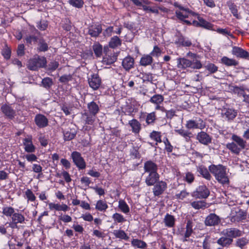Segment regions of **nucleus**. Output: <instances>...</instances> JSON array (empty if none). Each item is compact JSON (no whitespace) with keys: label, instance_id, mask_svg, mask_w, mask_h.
I'll return each instance as SVG.
<instances>
[{"label":"nucleus","instance_id":"obj_1","mask_svg":"<svg viewBox=\"0 0 249 249\" xmlns=\"http://www.w3.org/2000/svg\"><path fill=\"white\" fill-rule=\"evenodd\" d=\"M210 172L214 175L216 179L220 183L225 184L229 182L226 173V168L222 165H211L209 167Z\"/></svg>","mask_w":249,"mask_h":249},{"label":"nucleus","instance_id":"obj_2","mask_svg":"<svg viewBox=\"0 0 249 249\" xmlns=\"http://www.w3.org/2000/svg\"><path fill=\"white\" fill-rule=\"evenodd\" d=\"M232 142L228 143L227 144V147L232 153L238 154L240 151L246 148V142L240 137L233 134L231 136Z\"/></svg>","mask_w":249,"mask_h":249},{"label":"nucleus","instance_id":"obj_3","mask_svg":"<svg viewBox=\"0 0 249 249\" xmlns=\"http://www.w3.org/2000/svg\"><path fill=\"white\" fill-rule=\"evenodd\" d=\"M46 64V58L44 57L37 56L29 60L27 67L30 70L36 71L40 68L44 67Z\"/></svg>","mask_w":249,"mask_h":249},{"label":"nucleus","instance_id":"obj_4","mask_svg":"<svg viewBox=\"0 0 249 249\" xmlns=\"http://www.w3.org/2000/svg\"><path fill=\"white\" fill-rule=\"evenodd\" d=\"M71 158L73 162L79 169H84L86 168V162L79 152H73L71 153Z\"/></svg>","mask_w":249,"mask_h":249},{"label":"nucleus","instance_id":"obj_5","mask_svg":"<svg viewBox=\"0 0 249 249\" xmlns=\"http://www.w3.org/2000/svg\"><path fill=\"white\" fill-rule=\"evenodd\" d=\"M210 195V191L205 185L199 186L193 193L194 197L198 198H206Z\"/></svg>","mask_w":249,"mask_h":249},{"label":"nucleus","instance_id":"obj_6","mask_svg":"<svg viewBox=\"0 0 249 249\" xmlns=\"http://www.w3.org/2000/svg\"><path fill=\"white\" fill-rule=\"evenodd\" d=\"M0 110L4 116L9 119H13L16 116V111L10 105L4 104L2 105Z\"/></svg>","mask_w":249,"mask_h":249},{"label":"nucleus","instance_id":"obj_7","mask_svg":"<svg viewBox=\"0 0 249 249\" xmlns=\"http://www.w3.org/2000/svg\"><path fill=\"white\" fill-rule=\"evenodd\" d=\"M221 233L222 235L228 236L229 238H231L232 239L234 238H236L242 235V231L234 228L225 229L221 231Z\"/></svg>","mask_w":249,"mask_h":249},{"label":"nucleus","instance_id":"obj_8","mask_svg":"<svg viewBox=\"0 0 249 249\" xmlns=\"http://www.w3.org/2000/svg\"><path fill=\"white\" fill-rule=\"evenodd\" d=\"M206 126L205 123L201 119L197 121L193 120H189L187 122L186 127L188 129H202Z\"/></svg>","mask_w":249,"mask_h":249},{"label":"nucleus","instance_id":"obj_9","mask_svg":"<svg viewBox=\"0 0 249 249\" xmlns=\"http://www.w3.org/2000/svg\"><path fill=\"white\" fill-rule=\"evenodd\" d=\"M231 53L236 57L245 59L249 58V53L239 47L233 46Z\"/></svg>","mask_w":249,"mask_h":249},{"label":"nucleus","instance_id":"obj_10","mask_svg":"<svg viewBox=\"0 0 249 249\" xmlns=\"http://www.w3.org/2000/svg\"><path fill=\"white\" fill-rule=\"evenodd\" d=\"M88 83L91 88L97 90L101 84V79L98 74H93L88 78Z\"/></svg>","mask_w":249,"mask_h":249},{"label":"nucleus","instance_id":"obj_11","mask_svg":"<svg viewBox=\"0 0 249 249\" xmlns=\"http://www.w3.org/2000/svg\"><path fill=\"white\" fill-rule=\"evenodd\" d=\"M232 215L231 216V221L232 222H238L246 218L247 213L244 211L238 209L237 211H235V213H232Z\"/></svg>","mask_w":249,"mask_h":249},{"label":"nucleus","instance_id":"obj_12","mask_svg":"<svg viewBox=\"0 0 249 249\" xmlns=\"http://www.w3.org/2000/svg\"><path fill=\"white\" fill-rule=\"evenodd\" d=\"M220 222L219 216L215 213H211L208 215L205 220V224L208 226H214Z\"/></svg>","mask_w":249,"mask_h":249},{"label":"nucleus","instance_id":"obj_13","mask_svg":"<svg viewBox=\"0 0 249 249\" xmlns=\"http://www.w3.org/2000/svg\"><path fill=\"white\" fill-rule=\"evenodd\" d=\"M196 139L199 142L204 145H208L212 142L211 137L204 131H201L197 134Z\"/></svg>","mask_w":249,"mask_h":249},{"label":"nucleus","instance_id":"obj_14","mask_svg":"<svg viewBox=\"0 0 249 249\" xmlns=\"http://www.w3.org/2000/svg\"><path fill=\"white\" fill-rule=\"evenodd\" d=\"M166 186L167 184L164 181H160L157 182L153 189L154 195L158 196L161 195L165 190Z\"/></svg>","mask_w":249,"mask_h":249},{"label":"nucleus","instance_id":"obj_15","mask_svg":"<svg viewBox=\"0 0 249 249\" xmlns=\"http://www.w3.org/2000/svg\"><path fill=\"white\" fill-rule=\"evenodd\" d=\"M23 144L24 146V150L28 153H33L35 151L36 148L33 145L31 137H28L23 140Z\"/></svg>","mask_w":249,"mask_h":249},{"label":"nucleus","instance_id":"obj_16","mask_svg":"<svg viewBox=\"0 0 249 249\" xmlns=\"http://www.w3.org/2000/svg\"><path fill=\"white\" fill-rule=\"evenodd\" d=\"M36 124L39 127H45L47 126L48 120L43 115L37 114L35 118Z\"/></svg>","mask_w":249,"mask_h":249},{"label":"nucleus","instance_id":"obj_17","mask_svg":"<svg viewBox=\"0 0 249 249\" xmlns=\"http://www.w3.org/2000/svg\"><path fill=\"white\" fill-rule=\"evenodd\" d=\"M100 25H92L88 28V34L92 37H97L102 32Z\"/></svg>","mask_w":249,"mask_h":249},{"label":"nucleus","instance_id":"obj_18","mask_svg":"<svg viewBox=\"0 0 249 249\" xmlns=\"http://www.w3.org/2000/svg\"><path fill=\"white\" fill-rule=\"evenodd\" d=\"M159 179V175L157 172L148 173L145 178V183L148 186L153 185Z\"/></svg>","mask_w":249,"mask_h":249},{"label":"nucleus","instance_id":"obj_19","mask_svg":"<svg viewBox=\"0 0 249 249\" xmlns=\"http://www.w3.org/2000/svg\"><path fill=\"white\" fill-rule=\"evenodd\" d=\"M233 239L226 236H223L217 241V243L223 248H228L232 243Z\"/></svg>","mask_w":249,"mask_h":249},{"label":"nucleus","instance_id":"obj_20","mask_svg":"<svg viewBox=\"0 0 249 249\" xmlns=\"http://www.w3.org/2000/svg\"><path fill=\"white\" fill-rule=\"evenodd\" d=\"M77 133L74 128H68L63 131L64 139L65 141H70L73 139Z\"/></svg>","mask_w":249,"mask_h":249},{"label":"nucleus","instance_id":"obj_21","mask_svg":"<svg viewBox=\"0 0 249 249\" xmlns=\"http://www.w3.org/2000/svg\"><path fill=\"white\" fill-rule=\"evenodd\" d=\"M144 169L146 173H156L157 172L158 167L156 163L149 160L144 163Z\"/></svg>","mask_w":249,"mask_h":249},{"label":"nucleus","instance_id":"obj_22","mask_svg":"<svg viewBox=\"0 0 249 249\" xmlns=\"http://www.w3.org/2000/svg\"><path fill=\"white\" fill-rule=\"evenodd\" d=\"M82 119L85 122V124L92 125L95 121L96 115L86 111L82 114Z\"/></svg>","mask_w":249,"mask_h":249},{"label":"nucleus","instance_id":"obj_23","mask_svg":"<svg viewBox=\"0 0 249 249\" xmlns=\"http://www.w3.org/2000/svg\"><path fill=\"white\" fill-rule=\"evenodd\" d=\"M134 65V60L130 56L124 58L122 61V66L126 71H129L133 68Z\"/></svg>","mask_w":249,"mask_h":249},{"label":"nucleus","instance_id":"obj_24","mask_svg":"<svg viewBox=\"0 0 249 249\" xmlns=\"http://www.w3.org/2000/svg\"><path fill=\"white\" fill-rule=\"evenodd\" d=\"M175 43L178 45L189 47L192 45L190 40L182 36H178L175 40Z\"/></svg>","mask_w":249,"mask_h":249},{"label":"nucleus","instance_id":"obj_25","mask_svg":"<svg viewBox=\"0 0 249 249\" xmlns=\"http://www.w3.org/2000/svg\"><path fill=\"white\" fill-rule=\"evenodd\" d=\"M221 63L227 66H236L239 62L235 59L230 58L227 56H223L221 59Z\"/></svg>","mask_w":249,"mask_h":249},{"label":"nucleus","instance_id":"obj_26","mask_svg":"<svg viewBox=\"0 0 249 249\" xmlns=\"http://www.w3.org/2000/svg\"><path fill=\"white\" fill-rule=\"evenodd\" d=\"M128 124L132 128V131L135 134H138L141 129V124L136 119L129 121Z\"/></svg>","mask_w":249,"mask_h":249},{"label":"nucleus","instance_id":"obj_27","mask_svg":"<svg viewBox=\"0 0 249 249\" xmlns=\"http://www.w3.org/2000/svg\"><path fill=\"white\" fill-rule=\"evenodd\" d=\"M153 59L150 54H143L141 57L140 64L142 66H147L151 65Z\"/></svg>","mask_w":249,"mask_h":249},{"label":"nucleus","instance_id":"obj_28","mask_svg":"<svg viewBox=\"0 0 249 249\" xmlns=\"http://www.w3.org/2000/svg\"><path fill=\"white\" fill-rule=\"evenodd\" d=\"M192 61L184 58H178V68L185 69L190 67Z\"/></svg>","mask_w":249,"mask_h":249},{"label":"nucleus","instance_id":"obj_29","mask_svg":"<svg viewBox=\"0 0 249 249\" xmlns=\"http://www.w3.org/2000/svg\"><path fill=\"white\" fill-rule=\"evenodd\" d=\"M33 33L34 35L27 36H26V37H25V40L27 44H32L33 42L35 43L37 42L38 38L37 36H36V35L39 34V33L36 29H34V32H33Z\"/></svg>","mask_w":249,"mask_h":249},{"label":"nucleus","instance_id":"obj_30","mask_svg":"<svg viewBox=\"0 0 249 249\" xmlns=\"http://www.w3.org/2000/svg\"><path fill=\"white\" fill-rule=\"evenodd\" d=\"M164 222L166 227L172 228L175 225V219L173 215L167 213L164 217Z\"/></svg>","mask_w":249,"mask_h":249},{"label":"nucleus","instance_id":"obj_31","mask_svg":"<svg viewBox=\"0 0 249 249\" xmlns=\"http://www.w3.org/2000/svg\"><path fill=\"white\" fill-rule=\"evenodd\" d=\"M197 171L205 178L208 180L211 179V176L207 168L204 166L201 165L197 167Z\"/></svg>","mask_w":249,"mask_h":249},{"label":"nucleus","instance_id":"obj_32","mask_svg":"<svg viewBox=\"0 0 249 249\" xmlns=\"http://www.w3.org/2000/svg\"><path fill=\"white\" fill-rule=\"evenodd\" d=\"M191 205L195 209H205L208 207V204L203 200L195 201L191 203Z\"/></svg>","mask_w":249,"mask_h":249},{"label":"nucleus","instance_id":"obj_33","mask_svg":"<svg viewBox=\"0 0 249 249\" xmlns=\"http://www.w3.org/2000/svg\"><path fill=\"white\" fill-rule=\"evenodd\" d=\"M88 112L96 115L99 112V108L98 106L94 102H91L88 105Z\"/></svg>","mask_w":249,"mask_h":249},{"label":"nucleus","instance_id":"obj_34","mask_svg":"<svg viewBox=\"0 0 249 249\" xmlns=\"http://www.w3.org/2000/svg\"><path fill=\"white\" fill-rule=\"evenodd\" d=\"M176 14L178 18L183 20L184 19L188 18L190 14L194 15V13L189 9H187L182 11H177Z\"/></svg>","mask_w":249,"mask_h":249},{"label":"nucleus","instance_id":"obj_35","mask_svg":"<svg viewBox=\"0 0 249 249\" xmlns=\"http://www.w3.org/2000/svg\"><path fill=\"white\" fill-rule=\"evenodd\" d=\"M12 222L15 223H23L25 221L24 216L19 213H14L12 217Z\"/></svg>","mask_w":249,"mask_h":249},{"label":"nucleus","instance_id":"obj_36","mask_svg":"<svg viewBox=\"0 0 249 249\" xmlns=\"http://www.w3.org/2000/svg\"><path fill=\"white\" fill-rule=\"evenodd\" d=\"M192 227L193 226L192 222L190 221H188L186 226V231L184 236V241H188L187 238L191 236L192 233L193 232Z\"/></svg>","mask_w":249,"mask_h":249},{"label":"nucleus","instance_id":"obj_37","mask_svg":"<svg viewBox=\"0 0 249 249\" xmlns=\"http://www.w3.org/2000/svg\"><path fill=\"white\" fill-rule=\"evenodd\" d=\"M131 244L134 247L142 249L145 248L147 246V244L145 242L137 239H133L131 241Z\"/></svg>","mask_w":249,"mask_h":249},{"label":"nucleus","instance_id":"obj_38","mask_svg":"<svg viewBox=\"0 0 249 249\" xmlns=\"http://www.w3.org/2000/svg\"><path fill=\"white\" fill-rule=\"evenodd\" d=\"M113 234L116 238L121 239L127 240L129 238L125 232L123 230H114L113 232Z\"/></svg>","mask_w":249,"mask_h":249},{"label":"nucleus","instance_id":"obj_39","mask_svg":"<svg viewBox=\"0 0 249 249\" xmlns=\"http://www.w3.org/2000/svg\"><path fill=\"white\" fill-rule=\"evenodd\" d=\"M161 137V133L159 131H153L150 134V137L151 139L156 142V145L158 144V142H161L162 141Z\"/></svg>","mask_w":249,"mask_h":249},{"label":"nucleus","instance_id":"obj_40","mask_svg":"<svg viewBox=\"0 0 249 249\" xmlns=\"http://www.w3.org/2000/svg\"><path fill=\"white\" fill-rule=\"evenodd\" d=\"M121 44V40L117 36L112 37L109 41V46L112 48H115Z\"/></svg>","mask_w":249,"mask_h":249},{"label":"nucleus","instance_id":"obj_41","mask_svg":"<svg viewBox=\"0 0 249 249\" xmlns=\"http://www.w3.org/2000/svg\"><path fill=\"white\" fill-rule=\"evenodd\" d=\"M118 207L123 213L125 214L128 213L130 211L128 205L123 200H119Z\"/></svg>","mask_w":249,"mask_h":249},{"label":"nucleus","instance_id":"obj_42","mask_svg":"<svg viewBox=\"0 0 249 249\" xmlns=\"http://www.w3.org/2000/svg\"><path fill=\"white\" fill-rule=\"evenodd\" d=\"M223 113L229 120H232L237 115L236 111H235V110L231 108L226 109L225 111Z\"/></svg>","mask_w":249,"mask_h":249},{"label":"nucleus","instance_id":"obj_43","mask_svg":"<svg viewBox=\"0 0 249 249\" xmlns=\"http://www.w3.org/2000/svg\"><path fill=\"white\" fill-rule=\"evenodd\" d=\"M108 208V206L106 201L99 200L96 204L95 208L100 211H105Z\"/></svg>","mask_w":249,"mask_h":249},{"label":"nucleus","instance_id":"obj_44","mask_svg":"<svg viewBox=\"0 0 249 249\" xmlns=\"http://www.w3.org/2000/svg\"><path fill=\"white\" fill-rule=\"evenodd\" d=\"M164 100L163 97L160 94H156L153 96L150 99V102L156 105H159Z\"/></svg>","mask_w":249,"mask_h":249},{"label":"nucleus","instance_id":"obj_45","mask_svg":"<svg viewBox=\"0 0 249 249\" xmlns=\"http://www.w3.org/2000/svg\"><path fill=\"white\" fill-rule=\"evenodd\" d=\"M249 243V240L246 237L237 239L235 242V245L241 249L246 246Z\"/></svg>","mask_w":249,"mask_h":249},{"label":"nucleus","instance_id":"obj_46","mask_svg":"<svg viewBox=\"0 0 249 249\" xmlns=\"http://www.w3.org/2000/svg\"><path fill=\"white\" fill-rule=\"evenodd\" d=\"M175 132L181 136L183 137L187 141L189 140L190 138L191 137V135H192L191 132L185 130L183 129L175 130Z\"/></svg>","mask_w":249,"mask_h":249},{"label":"nucleus","instance_id":"obj_47","mask_svg":"<svg viewBox=\"0 0 249 249\" xmlns=\"http://www.w3.org/2000/svg\"><path fill=\"white\" fill-rule=\"evenodd\" d=\"M37 49L38 51L41 52H45L48 50V44L43 39L40 38L39 39L38 47Z\"/></svg>","mask_w":249,"mask_h":249},{"label":"nucleus","instance_id":"obj_48","mask_svg":"<svg viewBox=\"0 0 249 249\" xmlns=\"http://www.w3.org/2000/svg\"><path fill=\"white\" fill-rule=\"evenodd\" d=\"M94 53L97 57H100L102 54V46L99 43H97L92 46Z\"/></svg>","mask_w":249,"mask_h":249},{"label":"nucleus","instance_id":"obj_49","mask_svg":"<svg viewBox=\"0 0 249 249\" xmlns=\"http://www.w3.org/2000/svg\"><path fill=\"white\" fill-rule=\"evenodd\" d=\"M42 84L43 87L49 89L53 84L52 79L50 77H46L42 79Z\"/></svg>","mask_w":249,"mask_h":249},{"label":"nucleus","instance_id":"obj_50","mask_svg":"<svg viewBox=\"0 0 249 249\" xmlns=\"http://www.w3.org/2000/svg\"><path fill=\"white\" fill-rule=\"evenodd\" d=\"M192 61L191 66H190V68L194 69H199L202 67V64L199 60L197 57L193 59Z\"/></svg>","mask_w":249,"mask_h":249},{"label":"nucleus","instance_id":"obj_51","mask_svg":"<svg viewBox=\"0 0 249 249\" xmlns=\"http://www.w3.org/2000/svg\"><path fill=\"white\" fill-rule=\"evenodd\" d=\"M14 212V209L11 207H6L2 209V213L7 216H13Z\"/></svg>","mask_w":249,"mask_h":249},{"label":"nucleus","instance_id":"obj_52","mask_svg":"<svg viewBox=\"0 0 249 249\" xmlns=\"http://www.w3.org/2000/svg\"><path fill=\"white\" fill-rule=\"evenodd\" d=\"M69 2L71 5L78 8L82 7L84 4L83 0H69Z\"/></svg>","mask_w":249,"mask_h":249},{"label":"nucleus","instance_id":"obj_53","mask_svg":"<svg viewBox=\"0 0 249 249\" xmlns=\"http://www.w3.org/2000/svg\"><path fill=\"white\" fill-rule=\"evenodd\" d=\"M114 221L118 223H123L126 221L123 215L119 213H115L112 215Z\"/></svg>","mask_w":249,"mask_h":249},{"label":"nucleus","instance_id":"obj_54","mask_svg":"<svg viewBox=\"0 0 249 249\" xmlns=\"http://www.w3.org/2000/svg\"><path fill=\"white\" fill-rule=\"evenodd\" d=\"M161 54V50L157 46H155L154 47L153 51L150 53L149 54L151 56L156 57H158Z\"/></svg>","mask_w":249,"mask_h":249},{"label":"nucleus","instance_id":"obj_55","mask_svg":"<svg viewBox=\"0 0 249 249\" xmlns=\"http://www.w3.org/2000/svg\"><path fill=\"white\" fill-rule=\"evenodd\" d=\"M229 7L233 15L236 18H239L240 16L238 14V10L236 6L234 3H231L229 4Z\"/></svg>","mask_w":249,"mask_h":249},{"label":"nucleus","instance_id":"obj_56","mask_svg":"<svg viewBox=\"0 0 249 249\" xmlns=\"http://www.w3.org/2000/svg\"><path fill=\"white\" fill-rule=\"evenodd\" d=\"M163 142L165 144V149L168 153H171L173 151V147L171 144L170 142L167 138L163 139Z\"/></svg>","mask_w":249,"mask_h":249},{"label":"nucleus","instance_id":"obj_57","mask_svg":"<svg viewBox=\"0 0 249 249\" xmlns=\"http://www.w3.org/2000/svg\"><path fill=\"white\" fill-rule=\"evenodd\" d=\"M156 119L155 113L154 112L148 114L146 119V123L149 124L154 123Z\"/></svg>","mask_w":249,"mask_h":249},{"label":"nucleus","instance_id":"obj_58","mask_svg":"<svg viewBox=\"0 0 249 249\" xmlns=\"http://www.w3.org/2000/svg\"><path fill=\"white\" fill-rule=\"evenodd\" d=\"M205 68L211 73H214L216 72L218 70L217 67L213 63H209L207 64L205 66Z\"/></svg>","mask_w":249,"mask_h":249},{"label":"nucleus","instance_id":"obj_59","mask_svg":"<svg viewBox=\"0 0 249 249\" xmlns=\"http://www.w3.org/2000/svg\"><path fill=\"white\" fill-rule=\"evenodd\" d=\"M25 195L29 200L31 201L35 200L36 196L31 190L27 189L25 192Z\"/></svg>","mask_w":249,"mask_h":249},{"label":"nucleus","instance_id":"obj_60","mask_svg":"<svg viewBox=\"0 0 249 249\" xmlns=\"http://www.w3.org/2000/svg\"><path fill=\"white\" fill-rule=\"evenodd\" d=\"M72 79V76L71 74H65L61 76L59 79L61 83H66Z\"/></svg>","mask_w":249,"mask_h":249},{"label":"nucleus","instance_id":"obj_61","mask_svg":"<svg viewBox=\"0 0 249 249\" xmlns=\"http://www.w3.org/2000/svg\"><path fill=\"white\" fill-rule=\"evenodd\" d=\"M24 157L29 162L35 161L37 159V157L33 154L25 155Z\"/></svg>","mask_w":249,"mask_h":249},{"label":"nucleus","instance_id":"obj_62","mask_svg":"<svg viewBox=\"0 0 249 249\" xmlns=\"http://www.w3.org/2000/svg\"><path fill=\"white\" fill-rule=\"evenodd\" d=\"M24 50L25 47L24 45L22 44H19L17 49V53L18 56H23L24 54Z\"/></svg>","mask_w":249,"mask_h":249},{"label":"nucleus","instance_id":"obj_63","mask_svg":"<svg viewBox=\"0 0 249 249\" xmlns=\"http://www.w3.org/2000/svg\"><path fill=\"white\" fill-rule=\"evenodd\" d=\"M194 180V177L193 174L188 172L186 174L185 180L189 183H192Z\"/></svg>","mask_w":249,"mask_h":249},{"label":"nucleus","instance_id":"obj_64","mask_svg":"<svg viewBox=\"0 0 249 249\" xmlns=\"http://www.w3.org/2000/svg\"><path fill=\"white\" fill-rule=\"evenodd\" d=\"M2 54L5 59H8L11 56V51L9 48H6L2 51Z\"/></svg>","mask_w":249,"mask_h":249}]
</instances>
